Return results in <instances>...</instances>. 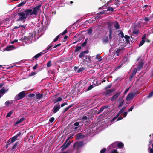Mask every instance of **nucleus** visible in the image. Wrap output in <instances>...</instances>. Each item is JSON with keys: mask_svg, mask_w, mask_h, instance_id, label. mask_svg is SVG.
<instances>
[{"mask_svg": "<svg viewBox=\"0 0 153 153\" xmlns=\"http://www.w3.org/2000/svg\"><path fill=\"white\" fill-rule=\"evenodd\" d=\"M148 150L149 153H153V148H149Z\"/></svg>", "mask_w": 153, "mask_h": 153, "instance_id": "nucleus-49", "label": "nucleus"}, {"mask_svg": "<svg viewBox=\"0 0 153 153\" xmlns=\"http://www.w3.org/2000/svg\"><path fill=\"white\" fill-rule=\"evenodd\" d=\"M109 42L108 38L107 36L104 37L102 39V42L104 44H108Z\"/></svg>", "mask_w": 153, "mask_h": 153, "instance_id": "nucleus-12", "label": "nucleus"}, {"mask_svg": "<svg viewBox=\"0 0 153 153\" xmlns=\"http://www.w3.org/2000/svg\"><path fill=\"white\" fill-rule=\"evenodd\" d=\"M144 64L143 61L141 60L139 62L137 67V70L138 71H140L143 68Z\"/></svg>", "mask_w": 153, "mask_h": 153, "instance_id": "nucleus-7", "label": "nucleus"}, {"mask_svg": "<svg viewBox=\"0 0 153 153\" xmlns=\"http://www.w3.org/2000/svg\"><path fill=\"white\" fill-rule=\"evenodd\" d=\"M106 151V148H103L102 150L100 151V153H105Z\"/></svg>", "mask_w": 153, "mask_h": 153, "instance_id": "nucleus-50", "label": "nucleus"}, {"mask_svg": "<svg viewBox=\"0 0 153 153\" xmlns=\"http://www.w3.org/2000/svg\"><path fill=\"white\" fill-rule=\"evenodd\" d=\"M52 46H53L52 45L50 44L46 48V50H47V51L48 52V51H50L52 49V48H51L52 47Z\"/></svg>", "mask_w": 153, "mask_h": 153, "instance_id": "nucleus-29", "label": "nucleus"}, {"mask_svg": "<svg viewBox=\"0 0 153 153\" xmlns=\"http://www.w3.org/2000/svg\"><path fill=\"white\" fill-rule=\"evenodd\" d=\"M42 53H39L38 54H36L33 57V60L34 59H37L38 58H39L40 56H41V54Z\"/></svg>", "mask_w": 153, "mask_h": 153, "instance_id": "nucleus-28", "label": "nucleus"}, {"mask_svg": "<svg viewBox=\"0 0 153 153\" xmlns=\"http://www.w3.org/2000/svg\"><path fill=\"white\" fill-rule=\"evenodd\" d=\"M112 31L113 30H109V37L110 41H111V40L112 39Z\"/></svg>", "mask_w": 153, "mask_h": 153, "instance_id": "nucleus-25", "label": "nucleus"}, {"mask_svg": "<svg viewBox=\"0 0 153 153\" xmlns=\"http://www.w3.org/2000/svg\"><path fill=\"white\" fill-rule=\"evenodd\" d=\"M124 37L125 39H126V41L127 43H128L130 41H129V39H130V37L129 36L127 35H125Z\"/></svg>", "mask_w": 153, "mask_h": 153, "instance_id": "nucleus-24", "label": "nucleus"}, {"mask_svg": "<svg viewBox=\"0 0 153 153\" xmlns=\"http://www.w3.org/2000/svg\"><path fill=\"white\" fill-rule=\"evenodd\" d=\"M14 47V46L13 45H10L7 46L5 48L4 50L6 51H9L12 50L13 48Z\"/></svg>", "mask_w": 153, "mask_h": 153, "instance_id": "nucleus-14", "label": "nucleus"}, {"mask_svg": "<svg viewBox=\"0 0 153 153\" xmlns=\"http://www.w3.org/2000/svg\"><path fill=\"white\" fill-rule=\"evenodd\" d=\"M138 92H135L134 91V92H132V94L133 96H134V97H135L138 94Z\"/></svg>", "mask_w": 153, "mask_h": 153, "instance_id": "nucleus-54", "label": "nucleus"}, {"mask_svg": "<svg viewBox=\"0 0 153 153\" xmlns=\"http://www.w3.org/2000/svg\"><path fill=\"white\" fill-rule=\"evenodd\" d=\"M153 96V91H152L148 96L147 97L150 98Z\"/></svg>", "mask_w": 153, "mask_h": 153, "instance_id": "nucleus-47", "label": "nucleus"}, {"mask_svg": "<svg viewBox=\"0 0 153 153\" xmlns=\"http://www.w3.org/2000/svg\"><path fill=\"white\" fill-rule=\"evenodd\" d=\"M145 41V40H142L140 42L139 46V47H140L142 46L143 44L144 43Z\"/></svg>", "mask_w": 153, "mask_h": 153, "instance_id": "nucleus-44", "label": "nucleus"}, {"mask_svg": "<svg viewBox=\"0 0 153 153\" xmlns=\"http://www.w3.org/2000/svg\"><path fill=\"white\" fill-rule=\"evenodd\" d=\"M10 140V139L7 141V143L6 144V149H7L10 145L13 143L12 142H11V141Z\"/></svg>", "mask_w": 153, "mask_h": 153, "instance_id": "nucleus-23", "label": "nucleus"}, {"mask_svg": "<svg viewBox=\"0 0 153 153\" xmlns=\"http://www.w3.org/2000/svg\"><path fill=\"white\" fill-rule=\"evenodd\" d=\"M124 146V144L123 143L121 142H119L117 144V146L119 148H122L123 146Z\"/></svg>", "mask_w": 153, "mask_h": 153, "instance_id": "nucleus-26", "label": "nucleus"}, {"mask_svg": "<svg viewBox=\"0 0 153 153\" xmlns=\"http://www.w3.org/2000/svg\"><path fill=\"white\" fill-rule=\"evenodd\" d=\"M104 110V108H103L102 107V106L100 109L99 110V112L97 113V114H99L102 112Z\"/></svg>", "mask_w": 153, "mask_h": 153, "instance_id": "nucleus-55", "label": "nucleus"}, {"mask_svg": "<svg viewBox=\"0 0 153 153\" xmlns=\"http://www.w3.org/2000/svg\"><path fill=\"white\" fill-rule=\"evenodd\" d=\"M86 61L87 62L90 61V57L88 55H86L85 56Z\"/></svg>", "mask_w": 153, "mask_h": 153, "instance_id": "nucleus-31", "label": "nucleus"}, {"mask_svg": "<svg viewBox=\"0 0 153 153\" xmlns=\"http://www.w3.org/2000/svg\"><path fill=\"white\" fill-rule=\"evenodd\" d=\"M103 108H104V110L105 109H107L110 107V105H107L105 106H102Z\"/></svg>", "mask_w": 153, "mask_h": 153, "instance_id": "nucleus-51", "label": "nucleus"}, {"mask_svg": "<svg viewBox=\"0 0 153 153\" xmlns=\"http://www.w3.org/2000/svg\"><path fill=\"white\" fill-rule=\"evenodd\" d=\"M124 50V49H123L121 48H117V50L116 52V55L117 56H119L120 55L121 53H122L123 52V51Z\"/></svg>", "mask_w": 153, "mask_h": 153, "instance_id": "nucleus-8", "label": "nucleus"}, {"mask_svg": "<svg viewBox=\"0 0 153 153\" xmlns=\"http://www.w3.org/2000/svg\"><path fill=\"white\" fill-rule=\"evenodd\" d=\"M100 56V55L99 54H97L96 56V59H98L99 61H101L102 60L101 58V57L99 58V57Z\"/></svg>", "mask_w": 153, "mask_h": 153, "instance_id": "nucleus-52", "label": "nucleus"}, {"mask_svg": "<svg viewBox=\"0 0 153 153\" xmlns=\"http://www.w3.org/2000/svg\"><path fill=\"white\" fill-rule=\"evenodd\" d=\"M41 7V5L40 4L34 7L33 10L27 9L24 10L23 11L18 13L19 18L17 19V21H23L24 22L25 19L29 18L30 16L33 15H37L38 12L40 10Z\"/></svg>", "mask_w": 153, "mask_h": 153, "instance_id": "nucleus-1", "label": "nucleus"}, {"mask_svg": "<svg viewBox=\"0 0 153 153\" xmlns=\"http://www.w3.org/2000/svg\"><path fill=\"white\" fill-rule=\"evenodd\" d=\"M88 53V51H83L81 52L79 55V57L80 58H82L84 57L85 55V53Z\"/></svg>", "mask_w": 153, "mask_h": 153, "instance_id": "nucleus-13", "label": "nucleus"}, {"mask_svg": "<svg viewBox=\"0 0 153 153\" xmlns=\"http://www.w3.org/2000/svg\"><path fill=\"white\" fill-rule=\"evenodd\" d=\"M60 35H59L58 36H57L53 40V42H54L56 41L58 39H59V37Z\"/></svg>", "mask_w": 153, "mask_h": 153, "instance_id": "nucleus-48", "label": "nucleus"}, {"mask_svg": "<svg viewBox=\"0 0 153 153\" xmlns=\"http://www.w3.org/2000/svg\"><path fill=\"white\" fill-rule=\"evenodd\" d=\"M137 72V69L134 68L132 71V73L130 74L131 75V76L133 77L136 74Z\"/></svg>", "mask_w": 153, "mask_h": 153, "instance_id": "nucleus-20", "label": "nucleus"}, {"mask_svg": "<svg viewBox=\"0 0 153 153\" xmlns=\"http://www.w3.org/2000/svg\"><path fill=\"white\" fill-rule=\"evenodd\" d=\"M117 149H114L112 150L111 153H117Z\"/></svg>", "mask_w": 153, "mask_h": 153, "instance_id": "nucleus-64", "label": "nucleus"}, {"mask_svg": "<svg viewBox=\"0 0 153 153\" xmlns=\"http://www.w3.org/2000/svg\"><path fill=\"white\" fill-rule=\"evenodd\" d=\"M85 69V68L83 67H80L78 70L77 72L79 73L82 71H83Z\"/></svg>", "mask_w": 153, "mask_h": 153, "instance_id": "nucleus-39", "label": "nucleus"}, {"mask_svg": "<svg viewBox=\"0 0 153 153\" xmlns=\"http://www.w3.org/2000/svg\"><path fill=\"white\" fill-rule=\"evenodd\" d=\"M48 51H47V50H45L43 51L42 52H40V53H42V54H41V56H42V55L44 54H45V53H46Z\"/></svg>", "mask_w": 153, "mask_h": 153, "instance_id": "nucleus-58", "label": "nucleus"}, {"mask_svg": "<svg viewBox=\"0 0 153 153\" xmlns=\"http://www.w3.org/2000/svg\"><path fill=\"white\" fill-rule=\"evenodd\" d=\"M114 27H115L116 29H118L120 28V25L118 22L117 21H116L115 22Z\"/></svg>", "mask_w": 153, "mask_h": 153, "instance_id": "nucleus-19", "label": "nucleus"}, {"mask_svg": "<svg viewBox=\"0 0 153 153\" xmlns=\"http://www.w3.org/2000/svg\"><path fill=\"white\" fill-rule=\"evenodd\" d=\"M63 100L60 97H59L58 98L55 99L54 100V103H56L57 102H60L61 101Z\"/></svg>", "mask_w": 153, "mask_h": 153, "instance_id": "nucleus-21", "label": "nucleus"}, {"mask_svg": "<svg viewBox=\"0 0 153 153\" xmlns=\"http://www.w3.org/2000/svg\"><path fill=\"white\" fill-rule=\"evenodd\" d=\"M123 96L120 97L117 100L119 102H122L123 101H124V100H123Z\"/></svg>", "mask_w": 153, "mask_h": 153, "instance_id": "nucleus-34", "label": "nucleus"}, {"mask_svg": "<svg viewBox=\"0 0 153 153\" xmlns=\"http://www.w3.org/2000/svg\"><path fill=\"white\" fill-rule=\"evenodd\" d=\"M74 105V104H71V105H70L69 106H68V107H66V108H65L63 111V113H64L65 112H66L67 111H68L70 108H71V107H72Z\"/></svg>", "mask_w": 153, "mask_h": 153, "instance_id": "nucleus-17", "label": "nucleus"}, {"mask_svg": "<svg viewBox=\"0 0 153 153\" xmlns=\"http://www.w3.org/2000/svg\"><path fill=\"white\" fill-rule=\"evenodd\" d=\"M122 65H123V64H121V65H118V66H117V68H116L115 69V70L116 71H117V70L118 69H119V68H121L122 66Z\"/></svg>", "mask_w": 153, "mask_h": 153, "instance_id": "nucleus-56", "label": "nucleus"}, {"mask_svg": "<svg viewBox=\"0 0 153 153\" xmlns=\"http://www.w3.org/2000/svg\"><path fill=\"white\" fill-rule=\"evenodd\" d=\"M26 2V1H23L20 3H19L18 5V7H20L22 6V5H23L25 4Z\"/></svg>", "mask_w": 153, "mask_h": 153, "instance_id": "nucleus-35", "label": "nucleus"}, {"mask_svg": "<svg viewBox=\"0 0 153 153\" xmlns=\"http://www.w3.org/2000/svg\"><path fill=\"white\" fill-rule=\"evenodd\" d=\"M71 142L70 141L68 142L67 143H65L62 146L61 150L63 151L66 148L69 146Z\"/></svg>", "mask_w": 153, "mask_h": 153, "instance_id": "nucleus-5", "label": "nucleus"}, {"mask_svg": "<svg viewBox=\"0 0 153 153\" xmlns=\"http://www.w3.org/2000/svg\"><path fill=\"white\" fill-rule=\"evenodd\" d=\"M21 133L20 132L16 135L15 136L16 137V138H17L18 137H19L21 135Z\"/></svg>", "mask_w": 153, "mask_h": 153, "instance_id": "nucleus-63", "label": "nucleus"}, {"mask_svg": "<svg viewBox=\"0 0 153 153\" xmlns=\"http://www.w3.org/2000/svg\"><path fill=\"white\" fill-rule=\"evenodd\" d=\"M51 62H52L51 60H50L48 62L47 64V66L48 67H49L51 66Z\"/></svg>", "mask_w": 153, "mask_h": 153, "instance_id": "nucleus-43", "label": "nucleus"}, {"mask_svg": "<svg viewBox=\"0 0 153 153\" xmlns=\"http://www.w3.org/2000/svg\"><path fill=\"white\" fill-rule=\"evenodd\" d=\"M111 91H110V89L108 90H106V91H105L103 92V94L105 96H108L109 95H111Z\"/></svg>", "mask_w": 153, "mask_h": 153, "instance_id": "nucleus-15", "label": "nucleus"}, {"mask_svg": "<svg viewBox=\"0 0 153 153\" xmlns=\"http://www.w3.org/2000/svg\"><path fill=\"white\" fill-rule=\"evenodd\" d=\"M14 101L13 100H11L10 101H7L5 102V105L6 106H8L12 104L13 103Z\"/></svg>", "mask_w": 153, "mask_h": 153, "instance_id": "nucleus-22", "label": "nucleus"}, {"mask_svg": "<svg viewBox=\"0 0 153 153\" xmlns=\"http://www.w3.org/2000/svg\"><path fill=\"white\" fill-rule=\"evenodd\" d=\"M81 48H82L80 46L76 47L75 50V52H76L79 51L81 49Z\"/></svg>", "mask_w": 153, "mask_h": 153, "instance_id": "nucleus-32", "label": "nucleus"}, {"mask_svg": "<svg viewBox=\"0 0 153 153\" xmlns=\"http://www.w3.org/2000/svg\"><path fill=\"white\" fill-rule=\"evenodd\" d=\"M55 118L54 117H52L50 118L49 119V122L51 123L53 122Z\"/></svg>", "mask_w": 153, "mask_h": 153, "instance_id": "nucleus-60", "label": "nucleus"}, {"mask_svg": "<svg viewBox=\"0 0 153 153\" xmlns=\"http://www.w3.org/2000/svg\"><path fill=\"white\" fill-rule=\"evenodd\" d=\"M108 28L109 30H113L112 28H111L113 25V22L111 21H109L107 22Z\"/></svg>", "mask_w": 153, "mask_h": 153, "instance_id": "nucleus-10", "label": "nucleus"}, {"mask_svg": "<svg viewBox=\"0 0 153 153\" xmlns=\"http://www.w3.org/2000/svg\"><path fill=\"white\" fill-rule=\"evenodd\" d=\"M10 139H11V142H12L13 143L16 140H17V138H16V137H15V136Z\"/></svg>", "mask_w": 153, "mask_h": 153, "instance_id": "nucleus-33", "label": "nucleus"}, {"mask_svg": "<svg viewBox=\"0 0 153 153\" xmlns=\"http://www.w3.org/2000/svg\"><path fill=\"white\" fill-rule=\"evenodd\" d=\"M92 29L90 28L88 30V33L89 34H91L92 33Z\"/></svg>", "mask_w": 153, "mask_h": 153, "instance_id": "nucleus-61", "label": "nucleus"}, {"mask_svg": "<svg viewBox=\"0 0 153 153\" xmlns=\"http://www.w3.org/2000/svg\"><path fill=\"white\" fill-rule=\"evenodd\" d=\"M37 74L36 72H32L29 74V76H33Z\"/></svg>", "mask_w": 153, "mask_h": 153, "instance_id": "nucleus-46", "label": "nucleus"}, {"mask_svg": "<svg viewBox=\"0 0 153 153\" xmlns=\"http://www.w3.org/2000/svg\"><path fill=\"white\" fill-rule=\"evenodd\" d=\"M107 10V11H111V12H113V11H114V9L112 7H108Z\"/></svg>", "mask_w": 153, "mask_h": 153, "instance_id": "nucleus-40", "label": "nucleus"}, {"mask_svg": "<svg viewBox=\"0 0 153 153\" xmlns=\"http://www.w3.org/2000/svg\"><path fill=\"white\" fill-rule=\"evenodd\" d=\"M139 30L137 29L136 28L134 27V29L133 30L132 33L133 34L137 35L139 34Z\"/></svg>", "mask_w": 153, "mask_h": 153, "instance_id": "nucleus-18", "label": "nucleus"}, {"mask_svg": "<svg viewBox=\"0 0 153 153\" xmlns=\"http://www.w3.org/2000/svg\"><path fill=\"white\" fill-rule=\"evenodd\" d=\"M93 86L92 85H91L89 86L88 87V88L87 89V91H89V90L93 88Z\"/></svg>", "mask_w": 153, "mask_h": 153, "instance_id": "nucleus-59", "label": "nucleus"}, {"mask_svg": "<svg viewBox=\"0 0 153 153\" xmlns=\"http://www.w3.org/2000/svg\"><path fill=\"white\" fill-rule=\"evenodd\" d=\"M126 108V107L125 106L123 107L119 111V113L121 114L122 113L124 110Z\"/></svg>", "mask_w": 153, "mask_h": 153, "instance_id": "nucleus-38", "label": "nucleus"}, {"mask_svg": "<svg viewBox=\"0 0 153 153\" xmlns=\"http://www.w3.org/2000/svg\"><path fill=\"white\" fill-rule=\"evenodd\" d=\"M146 38V34H144L142 36V40H145V39Z\"/></svg>", "mask_w": 153, "mask_h": 153, "instance_id": "nucleus-62", "label": "nucleus"}, {"mask_svg": "<svg viewBox=\"0 0 153 153\" xmlns=\"http://www.w3.org/2000/svg\"><path fill=\"white\" fill-rule=\"evenodd\" d=\"M134 98V96H133L132 94V92H131L127 96L126 99V101H128L130 100L133 99Z\"/></svg>", "mask_w": 153, "mask_h": 153, "instance_id": "nucleus-9", "label": "nucleus"}, {"mask_svg": "<svg viewBox=\"0 0 153 153\" xmlns=\"http://www.w3.org/2000/svg\"><path fill=\"white\" fill-rule=\"evenodd\" d=\"M7 91H6L5 89L2 88L0 90V94H4Z\"/></svg>", "mask_w": 153, "mask_h": 153, "instance_id": "nucleus-27", "label": "nucleus"}, {"mask_svg": "<svg viewBox=\"0 0 153 153\" xmlns=\"http://www.w3.org/2000/svg\"><path fill=\"white\" fill-rule=\"evenodd\" d=\"M36 99H40L43 97V94L40 93L36 94Z\"/></svg>", "mask_w": 153, "mask_h": 153, "instance_id": "nucleus-16", "label": "nucleus"}, {"mask_svg": "<svg viewBox=\"0 0 153 153\" xmlns=\"http://www.w3.org/2000/svg\"><path fill=\"white\" fill-rule=\"evenodd\" d=\"M74 126L77 127H78L79 126V122H76L74 124Z\"/></svg>", "mask_w": 153, "mask_h": 153, "instance_id": "nucleus-45", "label": "nucleus"}, {"mask_svg": "<svg viewBox=\"0 0 153 153\" xmlns=\"http://www.w3.org/2000/svg\"><path fill=\"white\" fill-rule=\"evenodd\" d=\"M67 32V29H65L63 32L62 33L60 34V35H64L66 34Z\"/></svg>", "mask_w": 153, "mask_h": 153, "instance_id": "nucleus-53", "label": "nucleus"}, {"mask_svg": "<svg viewBox=\"0 0 153 153\" xmlns=\"http://www.w3.org/2000/svg\"><path fill=\"white\" fill-rule=\"evenodd\" d=\"M13 112V111L12 110L10 111L9 113H7L6 117H9L10 116L11 114Z\"/></svg>", "mask_w": 153, "mask_h": 153, "instance_id": "nucleus-30", "label": "nucleus"}, {"mask_svg": "<svg viewBox=\"0 0 153 153\" xmlns=\"http://www.w3.org/2000/svg\"><path fill=\"white\" fill-rule=\"evenodd\" d=\"M88 119V117L86 116H83L82 118H81V120L82 121H85Z\"/></svg>", "mask_w": 153, "mask_h": 153, "instance_id": "nucleus-42", "label": "nucleus"}, {"mask_svg": "<svg viewBox=\"0 0 153 153\" xmlns=\"http://www.w3.org/2000/svg\"><path fill=\"white\" fill-rule=\"evenodd\" d=\"M124 101H123L122 102H119L118 108H120L122 106L123 104L124 103Z\"/></svg>", "mask_w": 153, "mask_h": 153, "instance_id": "nucleus-41", "label": "nucleus"}, {"mask_svg": "<svg viewBox=\"0 0 153 153\" xmlns=\"http://www.w3.org/2000/svg\"><path fill=\"white\" fill-rule=\"evenodd\" d=\"M118 35L120 37H121L122 38H123L124 36V34L122 31H121L118 34Z\"/></svg>", "mask_w": 153, "mask_h": 153, "instance_id": "nucleus-36", "label": "nucleus"}, {"mask_svg": "<svg viewBox=\"0 0 153 153\" xmlns=\"http://www.w3.org/2000/svg\"><path fill=\"white\" fill-rule=\"evenodd\" d=\"M18 144V143H15L14 145L13 146L12 148V150H13L16 149V146Z\"/></svg>", "mask_w": 153, "mask_h": 153, "instance_id": "nucleus-37", "label": "nucleus"}, {"mask_svg": "<svg viewBox=\"0 0 153 153\" xmlns=\"http://www.w3.org/2000/svg\"><path fill=\"white\" fill-rule=\"evenodd\" d=\"M85 137V136L83 135L82 133H79L76 136V139L79 140L81 139L84 138Z\"/></svg>", "mask_w": 153, "mask_h": 153, "instance_id": "nucleus-11", "label": "nucleus"}, {"mask_svg": "<svg viewBox=\"0 0 153 153\" xmlns=\"http://www.w3.org/2000/svg\"><path fill=\"white\" fill-rule=\"evenodd\" d=\"M25 92L24 91H22L15 96V100L16 101L21 100L25 97Z\"/></svg>", "mask_w": 153, "mask_h": 153, "instance_id": "nucleus-3", "label": "nucleus"}, {"mask_svg": "<svg viewBox=\"0 0 153 153\" xmlns=\"http://www.w3.org/2000/svg\"><path fill=\"white\" fill-rule=\"evenodd\" d=\"M28 97L29 98L35 96V94L33 93L30 94L28 95Z\"/></svg>", "mask_w": 153, "mask_h": 153, "instance_id": "nucleus-57", "label": "nucleus"}, {"mask_svg": "<svg viewBox=\"0 0 153 153\" xmlns=\"http://www.w3.org/2000/svg\"><path fill=\"white\" fill-rule=\"evenodd\" d=\"M60 106L59 105H55L53 108V113H56L60 109Z\"/></svg>", "mask_w": 153, "mask_h": 153, "instance_id": "nucleus-6", "label": "nucleus"}, {"mask_svg": "<svg viewBox=\"0 0 153 153\" xmlns=\"http://www.w3.org/2000/svg\"><path fill=\"white\" fill-rule=\"evenodd\" d=\"M84 145L83 141H78L75 143L73 145L74 149L78 150L81 149Z\"/></svg>", "mask_w": 153, "mask_h": 153, "instance_id": "nucleus-2", "label": "nucleus"}, {"mask_svg": "<svg viewBox=\"0 0 153 153\" xmlns=\"http://www.w3.org/2000/svg\"><path fill=\"white\" fill-rule=\"evenodd\" d=\"M121 93V92H117L116 93L114 94L110 98V100L111 101H114L116 100L118 97L120 95Z\"/></svg>", "mask_w": 153, "mask_h": 153, "instance_id": "nucleus-4", "label": "nucleus"}]
</instances>
